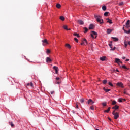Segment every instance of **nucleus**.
I'll use <instances>...</instances> for the list:
<instances>
[{
  "label": "nucleus",
  "instance_id": "obj_43",
  "mask_svg": "<svg viewBox=\"0 0 130 130\" xmlns=\"http://www.w3.org/2000/svg\"><path fill=\"white\" fill-rule=\"evenodd\" d=\"M74 40L76 41V42H79L77 38H74Z\"/></svg>",
  "mask_w": 130,
  "mask_h": 130
},
{
  "label": "nucleus",
  "instance_id": "obj_3",
  "mask_svg": "<svg viewBox=\"0 0 130 130\" xmlns=\"http://www.w3.org/2000/svg\"><path fill=\"white\" fill-rule=\"evenodd\" d=\"M98 34L94 31H92L91 34V36L92 38H97Z\"/></svg>",
  "mask_w": 130,
  "mask_h": 130
},
{
  "label": "nucleus",
  "instance_id": "obj_25",
  "mask_svg": "<svg viewBox=\"0 0 130 130\" xmlns=\"http://www.w3.org/2000/svg\"><path fill=\"white\" fill-rule=\"evenodd\" d=\"M27 86H30L32 88V87H33V83L30 82V83H27Z\"/></svg>",
  "mask_w": 130,
  "mask_h": 130
},
{
  "label": "nucleus",
  "instance_id": "obj_20",
  "mask_svg": "<svg viewBox=\"0 0 130 130\" xmlns=\"http://www.w3.org/2000/svg\"><path fill=\"white\" fill-rule=\"evenodd\" d=\"M63 28H64L65 30H67V31L71 30L70 28L68 29V26H67V25H64V26H63Z\"/></svg>",
  "mask_w": 130,
  "mask_h": 130
},
{
  "label": "nucleus",
  "instance_id": "obj_10",
  "mask_svg": "<svg viewBox=\"0 0 130 130\" xmlns=\"http://www.w3.org/2000/svg\"><path fill=\"white\" fill-rule=\"evenodd\" d=\"M89 30H93L94 29V24H91L89 26Z\"/></svg>",
  "mask_w": 130,
  "mask_h": 130
},
{
  "label": "nucleus",
  "instance_id": "obj_55",
  "mask_svg": "<svg viewBox=\"0 0 130 130\" xmlns=\"http://www.w3.org/2000/svg\"><path fill=\"white\" fill-rule=\"evenodd\" d=\"M123 30H125V29H124V27H123Z\"/></svg>",
  "mask_w": 130,
  "mask_h": 130
},
{
  "label": "nucleus",
  "instance_id": "obj_15",
  "mask_svg": "<svg viewBox=\"0 0 130 130\" xmlns=\"http://www.w3.org/2000/svg\"><path fill=\"white\" fill-rule=\"evenodd\" d=\"M100 59L102 61H105V60H106V57H105V56L101 57H100Z\"/></svg>",
  "mask_w": 130,
  "mask_h": 130
},
{
  "label": "nucleus",
  "instance_id": "obj_46",
  "mask_svg": "<svg viewBox=\"0 0 130 130\" xmlns=\"http://www.w3.org/2000/svg\"><path fill=\"white\" fill-rule=\"evenodd\" d=\"M76 108H79V106L78 105V103H76Z\"/></svg>",
  "mask_w": 130,
  "mask_h": 130
},
{
  "label": "nucleus",
  "instance_id": "obj_36",
  "mask_svg": "<svg viewBox=\"0 0 130 130\" xmlns=\"http://www.w3.org/2000/svg\"><path fill=\"white\" fill-rule=\"evenodd\" d=\"M102 105H103V106H106L107 105L106 102L102 103Z\"/></svg>",
  "mask_w": 130,
  "mask_h": 130
},
{
  "label": "nucleus",
  "instance_id": "obj_4",
  "mask_svg": "<svg viewBox=\"0 0 130 130\" xmlns=\"http://www.w3.org/2000/svg\"><path fill=\"white\" fill-rule=\"evenodd\" d=\"M88 104H90V105H92L95 103L94 101H92V99H89L87 101Z\"/></svg>",
  "mask_w": 130,
  "mask_h": 130
},
{
  "label": "nucleus",
  "instance_id": "obj_40",
  "mask_svg": "<svg viewBox=\"0 0 130 130\" xmlns=\"http://www.w3.org/2000/svg\"><path fill=\"white\" fill-rule=\"evenodd\" d=\"M122 67L123 69H126V70H127V68L126 66H125V65L122 66Z\"/></svg>",
  "mask_w": 130,
  "mask_h": 130
},
{
  "label": "nucleus",
  "instance_id": "obj_48",
  "mask_svg": "<svg viewBox=\"0 0 130 130\" xmlns=\"http://www.w3.org/2000/svg\"><path fill=\"white\" fill-rule=\"evenodd\" d=\"M56 80L57 81H58V80H59V77H56Z\"/></svg>",
  "mask_w": 130,
  "mask_h": 130
},
{
  "label": "nucleus",
  "instance_id": "obj_17",
  "mask_svg": "<svg viewBox=\"0 0 130 130\" xmlns=\"http://www.w3.org/2000/svg\"><path fill=\"white\" fill-rule=\"evenodd\" d=\"M112 32V29H108L107 30V34H110V33H111Z\"/></svg>",
  "mask_w": 130,
  "mask_h": 130
},
{
  "label": "nucleus",
  "instance_id": "obj_56",
  "mask_svg": "<svg viewBox=\"0 0 130 130\" xmlns=\"http://www.w3.org/2000/svg\"><path fill=\"white\" fill-rule=\"evenodd\" d=\"M57 84H59V82H57Z\"/></svg>",
  "mask_w": 130,
  "mask_h": 130
},
{
  "label": "nucleus",
  "instance_id": "obj_44",
  "mask_svg": "<svg viewBox=\"0 0 130 130\" xmlns=\"http://www.w3.org/2000/svg\"><path fill=\"white\" fill-rule=\"evenodd\" d=\"M122 99H119V102H122Z\"/></svg>",
  "mask_w": 130,
  "mask_h": 130
},
{
  "label": "nucleus",
  "instance_id": "obj_42",
  "mask_svg": "<svg viewBox=\"0 0 130 130\" xmlns=\"http://www.w3.org/2000/svg\"><path fill=\"white\" fill-rule=\"evenodd\" d=\"M122 5H123V2H122L119 4V6H122Z\"/></svg>",
  "mask_w": 130,
  "mask_h": 130
},
{
  "label": "nucleus",
  "instance_id": "obj_26",
  "mask_svg": "<svg viewBox=\"0 0 130 130\" xmlns=\"http://www.w3.org/2000/svg\"><path fill=\"white\" fill-rule=\"evenodd\" d=\"M108 14H109V12H105V13L104 14V16H105V17H107V16H108Z\"/></svg>",
  "mask_w": 130,
  "mask_h": 130
},
{
  "label": "nucleus",
  "instance_id": "obj_7",
  "mask_svg": "<svg viewBox=\"0 0 130 130\" xmlns=\"http://www.w3.org/2000/svg\"><path fill=\"white\" fill-rule=\"evenodd\" d=\"M118 87H121V88H123V84L122 82H118L116 84Z\"/></svg>",
  "mask_w": 130,
  "mask_h": 130
},
{
  "label": "nucleus",
  "instance_id": "obj_32",
  "mask_svg": "<svg viewBox=\"0 0 130 130\" xmlns=\"http://www.w3.org/2000/svg\"><path fill=\"white\" fill-rule=\"evenodd\" d=\"M9 124L12 127H14V124H13V122H9Z\"/></svg>",
  "mask_w": 130,
  "mask_h": 130
},
{
  "label": "nucleus",
  "instance_id": "obj_5",
  "mask_svg": "<svg viewBox=\"0 0 130 130\" xmlns=\"http://www.w3.org/2000/svg\"><path fill=\"white\" fill-rule=\"evenodd\" d=\"M42 42H43V45H46V44H48V42L47 41V40L46 39L43 40L42 41Z\"/></svg>",
  "mask_w": 130,
  "mask_h": 130
},
{
  "label": "nucleus",
  "instance_id": "obj_9",
  "mask_svg": "<svg viewBox=\"0 0 130 130\" xmlns=\"http://www.w3.org/2000/svg\"><path fill=\"white\" fill-rule=\"evenodd\" d=\"M53 69L54 70H55V73H56V74H57V73H58V67H56V66H54V67H53Z\"/></svg>",
  "mask_w": 130,
  "mask_h": 130
},
{
  "label": "nucleus",
  "instance_id": "obj_21",
  "mask_svg": "<svg viewBox=\"0 0 130 130\" xmlns=\"http://www.w3.org/2000/svg\"><path fill=\"white\" fill-rule=\"evenodd\" d=\"M110 107H109L107 110H106L104 111V112H107V113H108L109 111H110Z\"/></svg>",
  "mask_w": 130,
  "mask_h": 130
},
{
  "label": "nucleus",
  "instance_id": "obj_41",
  "mask_svg": "<svg viewBox=\"0 0 130 130\" xmlns=\"http://www.w3.org/2000/svg\"><path fill=\"white\" fill-rule=\"evenodd\" d=\"M90 109L91 110H94V106H91V107H90Z\"/></svg>",
  "mask_w": 130,
  "mask_h": 130
},
{
  "label": "nucleus",
  "instance_id": "obj_27",
  "mask_svg": "<svg viewBox=\"0 0 130 130\" xmlns=\"http://www.w3.org/2000/svg\"><path fill=\"white\" fill-rule=\"evenodd\" d=\"M65 46L66 47H68V48H71V45L69 44H66Z\"/></svg>",
  "mask_w": 130,
  "mask_h": 130
},
{
  "label": "nucleus",
  "instance_id": "obj_8",
  "mask_svg": "<svg viewBox=\"0 0 130 130\" xmlns=\"http://www.w3.org/2000/svg\"><path fill=\"white\" fill-rule=\"evenodd\" d=\"M115 62H116V63H119V62L120 63H122V62L120 61V59L117 58H116L115 59Z\"/></svg>",
  "mask_w": 130,
  "mask_h": 130
},
{
  "label": "nucleus",
  "instance_id": "obj_23",
  "mask_svg": "<svg viewBox=\"0 0 130 130\" xmlns=\"http://www.w3.org/2000/svg\"><path fill=\"white\" fill-rule=\"evenodd\" d=\"M83 41V42H84L85 45L88 44V41H87V40L86 39H84Z\"/></svg>",
  "mask_w": 130,
  "mask_h": 130
},
{
  "label": "nucleus",
  "instance_id": "obj_13",
  "mask_svg": "<svg viewBox=\"0 0 130 130\" xmlns=\"http://www.w3.org/2000/svg\"><path fill=\"white\" fill-rule=\"evenodd\" d=\"M119 108V106L117 105H116L115 106L112 107V109H115L114 110H117V109H118Z\"/></svg>",
  "mask_w": 130,
  "mask_h": 130
},
{
  "label": "nucleus",
  "instance_id": "obj_53",
  "mask_svg": "<svg viewBox=\"0 0 130 130\" xmlns=\"http://www.w3.org/2000/svg\"><path fill=\"white\" fill-rule=\"evenodd\" d=\"M108 119H109L110 121H111V119L110 118H108Z\"/></svg>",
  "mask_w": 130,
  "mask_h": 130
},
{
  "label": "nucleus",
  "instance_id": "obj_6",
  "mask_svg": "<svg viewBox=\"0 0 130 130\" xmlns=\"http://www.w3.org/2000/svg\"><path fill=\"white\" fill-rule=\"evenodd\" d=\"M109 46H110V48H111V50H115V47H114L113 48H112V42H110L109 44Z\"/></svg>",
  "mask_w": 130,
  "mask_h": 130
},
{
  "label": "nucleus",
  "instance_id": "obj_39",
  "mask_svg": "<svg viewBox=\"0 0 130 130\" xmlns=\"http://www.w3.org/2000/svg\"><path fill=\"white\" fill-rule=\"evenodd\" d=\"M108 84L109 86H111V87H113V84H112L111 82H109Z\"/></svg>",
  "mask_w": 130,
  "mask_h": 130
},
{
  "label": "nucleus",
  "instance_id": "obj_45",
  "mask_svg": "<svg viewBox=\"0 0 130 130\" xmlns=\"http://www.w3.org/2000/svg\"><path fill=\"white\" fill-rule=\"evenodd\" d=\"M50 93L52 95V94H54V91H50Z\"/></svg>",
  "mask_w": 130,
  "mask_h": 130
},
{
  "label": "nucleus",
  "instance_id": "obj_1",
  "mask_svg": "<svg viewBox=\"0 0 130 130\" xmlns=\"http://www.w3.org/2000/svg\"><path fill=\"white\" fill-rule=\"evenodd\" d=\"M94 18L98 23H99L100 25H102L104 22L103 21V19H102V17L100 15L94 14Z\"/></svg>",
  "mask_w": 130,
  "mask_h": 130
},
{
  "label": "nucleus",
  "instance_id": "obj_34",
  "mask_svg": "<svg viewBox=\"0 0 130 130\" xmlns=\"http://www.w3.org/2000/svg\"><path fill=\"white\" fill-rule=\"evenodd\" d=\"M112 105H115V104L116 103V101H112Z\"/></svg>",
  "mask_w": 130,
  "mask_h": 130
},
{
  "label": "nucleus",
  "instance_id": "obj_50",
  "mask_svg": "<svg viewBox=\"0 0 130 130\" xmlns=\"http://www.w3.org/2000/svg\"><path fill=\"white\" fill-rule=\"evenodd\" d=\"M126 61H129V59H126Z\"/></svg>",
  "mask_w": 130,
  "mask_h": 130
},
{
  "label": "nucleus",
  "instance_id": "obj_2",
  "mask_svg": "<svg viewBox=\"0 0 130 130\" xmlns=\"http://www.w3.org/2000/svg\"><path fill=\"white\" fill-rule=\"evenodd\" d=\"M112 114L114 116L115 119H117L119 117V113L118 112H115V110L113 111Z\"/></svg>",
  "mask_w": 130,
  "mask_h": 130
},
{
  "label": "nucleus",
  "instance_id": "obj_33",
  "mask_svg": "<svg viewBox=\"0 0 130 130\" xmlns=\"http://www.w3.org/2000/svg\"><path fill=\"white\" fill-rule=\"evenodd\" d=\"M124 45H125V47H127V44H128V43H127V42L125 41L124 42Z\"/></svg>",
  "mask_w": 130,
  "mask_h": 130
},
{
  "label": "nucleus",
  "instance_id": "obj_18",
  "mask_svg": "<svg viewBox=\"0 0 130 130\" xmlns=\"http://www.w3.org/2000/svg\"><path fill=\"white\" fill-rule=\"evenodd\" d=\"M103 90H105L106 93H108V92H109V91H110L111 89H107L105 88V87H104Z\"/></svg>",
  "mask_w": 130,
  "mask_h": 130
},
{
  "label": "nucleus",
  "instance_id": "obj_11",
  "mask_svg": "<svg viewBox=\"0 0 130 130\" xmlns=\"http://www.w3.org/2000/svg\"><path fill=\"white\" fill-rule=\"evenodd\" d=\"M46 62H51L52 61V60L49 58V57H47L46 59Z\"/></svg>",
  "mask_w": 130,
  "mask_h": 130
},
{
  "label": "nucleus",
  "instance_id": "obj_54",
  "mask_svg": "<svg viewBox=\"0 0 130 130\" xmlns=\"http://www.w3.org/2000/svg\"><path fill=\"white\" fill-rule=\"evenodd\" d=\"M128 44H129V45H130V41L128 42Z\"/></svg>",
  "mask_w": 130,
  "mask_h": 130
},
{
  "label": "nucleus",
  "instance_id": "obj_30",
  "mask_svg": "<svg viewBox=\"0 0 130 130\" xmlns=\"http://www.w3.org/2000/svg\"><path fill=\"white\" fill-rule=\"evenodd\" d=\"M103 11H106V6H103L102 8Z\"/></svg>",
  "mask_w": 130,
  "mask_h": 130
},
{
  "label": "nucleus",
  "instance_id": "obj_52",
  "mask_svg": "<svg viewBox=\"0 0 130 130\" xmlns=\"http://www.w3.org/2000/svg\"><path fill=\"white\" fill-rule=\"evenodd\" d=\"M116 71V72H118V73H119V71L117 69Z\"/></svg>",
  "mask_w": 130,
  "mask_h": 130
},
{
  "label": "nucleus",
  "instance_id": "obj_35",
  "mask_svg": "<svg viewBox=\"0 0 130 130\" xmlns=\"http://www.w3.org/2000/svg\"><path fill=\"white\" fill-rule=\"evenodd\" d=\"M103 83L104 85H105V84H106L107 83V80H104L103 81Z\"/></svg>",
  "mask_w": 130,
  "mask_h": 130
},
{
  "label": "nucleus",
  "instance_id": "obj_14",
  "mask_svg": "<svg viewBox=\"0 0 130 130\" xmlns=\"http://www.w3.org/2000/svg\"><path fill=\"white\" fill-rule=\"evenodd\" d=\"M129 23H130V21H129V20H128L127 21V22L126 23V28H129V27H130Z\"/></svg>",
  "mask_w": 130,
  "mask_h": 130
},
{
  "label": "nucleus",
  "instance_id": "obj_24",
  "mask_svg": "<svg viewBox=\"0 0 130 130\" xmlns=\"http://www.w3.org/2000/svg\"><path fill=\"white\" fill-rule=\"evenodd\" d=\"M73 35H74V36H77V37L79 38L80 37V35H79V34L75 32Z\"/></svg>",
  "mask_w": 130,
  "mask_h": 130
},
{
  "label": "nucleus",
  "instance_id": "obj_31",
  "mask_svg": "<svg viewBox=\"0 0 130 130\" xmlns=\"http://www.w3.org/2000/svg\"><path fill=\"white\" fill-rule=\"evenodd\" d=\"M124 33H126V34H130V29L128 31H127L126 30H124Z\"/></svg>",
  "mask_w": 130,
  "mask_h": 130
},
{
  "label": "nucleus",
  "instance_id": "obj_51",
  "mask_svg": "<svg viewBox=\"0 0 130 130\" xmlns=\"http://www.w3.org/2000/svg\"><path fill=\"white\" fill-rule=\"evenodd\" d=\"M122 59H125V57H123Z\"/></svg>",
  "mask_w": 130,
  "mask_h": 130
},
{
  "label": "nucleus",
  "instance_id": "obj_49",
  "mask_svg": "<svg viewBox=\"0 0 130 130\" xmlns=\"http://www.w3.org/2000/svg\"><path fill=\"white\" fill-rule=\"evenodd\" d=\"M124 94H127V93H126V91H124Z\"/></svg>",
  "mask_w": 130,
  "mask_h": 130
},
{
  "label": "nucleus",
  "instance_id": "obj_37",
  "mask_svg": "<svg viewBox=\"0 0 130 130\" xmlns=\"http://www.w3.org/2000/svg\"><path fill=\"white\" fill-rule=\"evenodd\" d=\"M85 101V100H84V99H81L80 100V102L81 103H84V102Z\"/></svg>",
  "mask_w": 130,
  "mask_h": 130
},
{
  "label": "nucleus",
  "instance_id": "obj_19",
  "mask_svg": "<svg viewBox=\"0 0 130 130\" xmlns=\"http://www.w3.org/2000/svg\"><path fill=\"white\" fill-rule=\"evenodd\" d=\"M56 8H57L58 9H60V8H61V5H60V4L58 3L56 4Z\"/></svg>",
  "mask_w": 130,
  "mask_h": 130
},
{
  "label": "nucleus",
  "instance_id": "obj_22",
  "mask_svg": "<svg viewBox=\"0 0 130 130\" xmlns=\"http://www.w3.org/2000/svg\"><path fill=\"white\" fill-rule=\"evenodd\" d=\"M112 39H113L114 41H118V38L115 37H112Z\"/></svg>",
  "mask_w": 130,
  "mask_h": 130
},
{
  "label": "nucleus",
  "instance_id": "obj_47",
  "mask_svg": "<svg viewBox=\"0 0 130 130\" xmlns=\"http://www.w3.org/2000/svg\"><path fill=\"white\" fill-rule=\"evenodd\" d=\"M83 44H85V42H82V43H81V45H83Z\"/></svg>",
  "mask_w": 130,
  "mask_h": 130
},
{
  "label": "nucleus",
  "instance_id": "obj_16",
  "mask_svg": "<svg viewBox=\"0 0 130 130\" xmlns=\"http://www.w3.org/2000/svg\"><path fill=\"white\" fill-rule=\"evenodd\" d=\"M106 20L107 21V23H109V24H112L113 22H112V20L109 19V18H107Z\"/></svg>",
  "mask_w": 130,
  "mask_h": 130
},
{
  "label": "nucleus",
  "instance_id": "obj_29",
  "mask_svg": "<svg viewBox=\"0 0 130 130\" xmlns=\"http://www.w3.org/2000/svg\"><path fill=\"white\" fill-rule=\"evenodd\" d=\"M84 30H85L84 33H87V32H88V30H89V29H88V28H87V27H84Z\"/></svg>",
  "mask_w": 130,
  "mask_h": 130
},
{
  "label": "nucleus",
  "instance_id": "obj_28",
  "mask_svg": "<svg viewBox=\"0 0 130 130\" xmlns=\"http://www.w3.org/2000/svg\"><path fill=\"white\" fill-rule=\"evenodd\" d=\"M60 20H61V21H64V20H65L64 17L60 16Z\"/></svg>",
  "mask_w": 130,
  "mask_h": 130
},
{
  "label": "nucleus",
  "instance_id": "obj_12",
  "mask_svg": "<svg viewBox=\"0 0 130 130\" xmlns=\"http://www.w3.org/2000/svg\"><path fill=\"white\" fill-rule=\"evenodd\" d=\"M77 23L80 24V25H84V21H83L82 20H78L77 21Z\"/></svg>",
  "mask_w": 130,
  "mask_h": 130
},
{
  "label": "nucleus",
  "instance_id": "obj_38",
  "mask_svg": "<svg viewBox=\"0 0 130 130\" xmlns=\"http://www.w3.org/2000/svg\"><path fill=\"white\" fill-rule=\"evenodd\" d=\"M46 53H47V54H48V53H50V50H49L48 49H47Z\"/></svg>",
  "mask_w": 130,
  "mask_h": 130
}]
</instances>
